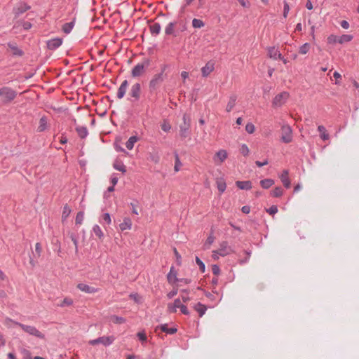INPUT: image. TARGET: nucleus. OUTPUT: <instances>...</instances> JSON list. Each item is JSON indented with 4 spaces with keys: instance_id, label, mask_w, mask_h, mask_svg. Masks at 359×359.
I'll list each match as a JSON object with an SVG mask.
<instances>
[{
    "instance_id": "f257e3e1",
    "label": "nucleus",
    "mask_w": 359,
    "mask_h": 359,
    "mask_svg": "<svg viewBox=\"0 0 359 359\" xmlns=\"http://www.w3.org/2000/svg\"><path fill=\"white\" fill-rule=\"evenodd\" d=\"M16 92L9 87L0 88V105L6 104L13 101L16 97Z\"/></svg>"
},
{
    "instance_id": "f03ea898",
    "label": "nucleus",
    "mask_w": 359,
    "mask_h": 359,
    "mask_svg": "<svg viewBox=\"0 0 359 359\" xmlns=\"http://www.w3.org/2000/svg\"><path fill=\"white\" fill-rule=\"evenodd\" d=\"M6 322H11L15 325L19 326L20 327L22 328L23 331H25L29 335L34 336L40 339H43L44 337V335L34 326L24 325L20 323L13 321L10 318H7Z\"/></svg>"
},
{
    "instance_id": "7ed1b4c3",
    "label": "nucleus",
    "mask_w": 359,
    "mask_h": 359,
    "mask_svg": "<svg viewBox=\"0 0 359 359\" xmlns=\"http://www.w3.org/2000/svg\"><path fill=\"white\" fill-rule=\"evenodd\" d=\"M165 70V66H164L161 72L158 74H155L151 79L149 83V88L151 91L156 90L162 83L165 79L164 72Z\"/></svg>"
},
{
    "instance_id": "20e7f679",
    "label": "nucleus",
    "mask_w": 359,
    "mask_h": 359,
    "mask_svg": "<svg viewBox=\"0 0 359 359\" xmlns=\"http://www.w3.org/2000/svg\"><path fill=\"white\" fill-rule=\"evenodd\" d=\"M149 65L150 60L149 59H146L142 62L137 64L131 71L132 76L138 77L142 75Z\"/></svg>"
},
{
    "instance_id": "39448f33",
    "label": "nucleus",
    "mask_w": 359,
    "mask_h": 359,
    "mask_svg": "<svg viewBox=\"0 0 359 359\" xmlns=\"http://www.w3.org/2000/svg\"><path fill=\"white\" fill-rule=\"evenodd\" d=\"M141 85L139 83L133 84L129 91L128 100L130 102L138 101L140 98Z\"/></svg>"
},
{
    "instance_id": "423d86ee",
    "label": "nucleus",
    "mask_w": 359,
    "mask_h": 359,
    "mask_svg": "<svg viewBox=\"0 0 359 359\" xmlns=\"http://www.w3.org/2000/svg\"><path fill=\"white\" fill-rule=\"evenodd\" d=\"M281 141L284 143H290L292 140V128L286 124L281 127Z\"/></svg>"
},
{
    "instance_id": "0eeeda50",
    "label": "nucleus",
    "mask_w": 359,
    "mask_h": 359,
    "mask_svg": "<svg viewBox=\"0 0 359 359\" xmlns=\"http://www.w3.org/2000/svg\"><path fill=\"white\" fill-rule=\"evenodd\" d=\"M114 339H115V338L113 336H109V337L103 336V337H98L95 339L90 340L89 341V344L93 346L97 345L98 344H102L105 346H108L114 342Z\"/></svg>"
},
{
    "instance_id": "6e6552de",
    "label": "nucleus",
    "mask_w": 359,
    "mask_h": 359,
    "mask_svg": "<svg viewBox=\"0 0 359 359\" xmlns=\"http://www.w3.org/2000/svg\"><path fill=\"white\" fill-rule=\"evenodd\" d=\"M288 97L289 93L287 92H282L280 94H278L273 100V106L276 107H281L285 103Z\"/></svg>"
},
{
    "instance_id": "1a4fd4ad",
    "label": "nucleus",
    "mask_w": 359,
    "mask_h": 359,
    "mask_svg": "<svg viewBox=\"0 0 359 359\" xmlns=\"http://www.w3.org/2000/svg\"><path fill=\"white\" fill-rule=\"evenodd\" d=\"M217 250L219 255H220L221 257L226 256L233 252L231 248L229 246L228 243L226 241H222V243H220L219 248Z\"/></svg>"
},
{
    "instance_id": "9d476101",
    "label": "nucleus",
    "mask_w": 359,
    "mask_h": 359,
    "mask_svg": "<svg viewBox=\"0 0 359 359\" xmlns=\"http://www.w3.org/2000/svg\"><path fill=\"white\" fill-rule=\"evenodd\" d=\"M47 48L50 50H55L62 44V39L56 37L49 39L46 42Z\"/></svg>"
},
{
    "instance_id": "9b49d317",
    "label": "nucleus",
    "mask_w": 359,
    "mask_h": 359,
    "mask_svg": "<svg viewBox=\"0 0 359 359\" xmlns=\"http://www.w3.org/2000/svg\"><path fill=\"white\" fill-rule=\"evenodd\" d=\"M215 69V63L213 61H208L204 67L201 68V74L203 77L208 76Z\"/></svg>"
},
{
    "instance_id": "f8f14e48",
    "label": "nucleus",
    "mask_w": 359,
    "mask_h": 359,
    "mask_svg": "<svg viewBox=\"0 0 359 359\" xmlns=\"http://www.w3.org/2000/svg\"><path fill=\"white\" fill-rule=\"evenodd\" d=\"M30 7L27 6L26 4L23 2H20L16 5L13 8V13H15V17H18L27 10H29Z\"/></svg>"
},
{
    "instance_id": "ddd939ff",
    "label": "nucleus",
    "mask_w": 359,
    "mask_h": 359,
    "mask_svg": "<svg viewBox=\"0 0 359 359\" xmlns=\"http://www.w3.org/2000/svg\"><path fill=\"white\" fill-rule=\"evenodd\" d=\"M77 288L86 294H93V293H95L98 291L97 288L90 286V285H88L86 283H79L77 285Z\"/></svg>"
},
{
    "instance_id": "4468645a",
    "label": "nucleus",
    "mask_w": 359,
    "mask_h": 359,
    "mask_svg": "<svg viewBox=\"0 0 359 359\" xmlns=\"http://www.w3.org/2000/svg\"><path fill=\"white\" fill-rule=\"evenodd\" d=\"M289 172L287 170H284L280 175L279 177L283 184L286 189H289L291 186V182L288 178Z\"/></svg>"
},
{
    "instance_id": "2eb2a0df",
    "label": "nucleus",
    "mask_w": 359,
    "mask_h": 359,
    "mask_svg": "<svg viewBox=\"0 0 359 359\" xmlns=\"http://www.w3.org/2000/svg\"><path fill=\"white\" fill-rule=\"evenodd\" d=\"M128 81L127 80H124L121 83V86H119V88L118 89L117 97L118 99H122L125 96L126 90H127V88H128Z\"/></svg>"
},
{
    "instance_id": "dca6fc26",
    "label": "nucleus",
    "mask_w": 359,
    "mask_h": 359,
    "mask_svg": "<svg viewBox=\"0 0 359 359\" xmlns=\"http://www.w3.org/2000/svg\"><path fill=\"white\" fill-rule=\"evenodd\" d=\"M8 46L12 50V54L13 56L21 57L23 55V51L20 49L15 43L9 42L8 43Z\"/></svg>"
},
{
    "instance_id": "f3484780",
    "label": "nucleus",
    "mask_w": 359,
    "mask_h": 359,
    "mask_svg": "<svg viewBox=\"0 0 359 359\" xmlns=\"http://www.w3.org/2000/svg\"><path fill=\"white\" fill-rule=\"evenodd\" d=\"M236 187L241 190H250L252 189V182L250 180L236 181Z\"/></svg>"
},
{
    "instance_id": "a211bd4d",
    "label": "nucleus",
    "mask_w": 359,
    "mask_h": 359,
    "mask_svg": "<svg viewBox=\"0 0 359 359\" xmlns=\"http://www.w3.org/2000/svg\"><path fill=\"white\" fill-rule=\"evenodd\" d=\"M268 55L271 58H273L274 60L282 59L281 53L275 47H269L268 48Z\"/></svg>"
},
{
    "instance_id": "6ab92c4d",
    "label": "nucleus",
    "mask_w": 359,
    "mask_h": 359,
    "mask_svg": "<svg viewBox=\"0 0 359 359\" xmlns=\"http://www.w3.org/2000/svg\"><path fill=\"white\" fill-rule=\"evenodd\" d=\"M48 128V121L46 116H43L41 117L39 120V125L37 128L38 132H43Z\"/></svg>"
},
{
    "instance_id": "aec40b11",
    "label": "nucleus",
    "mask_w": 359,
    "mask_h": 359,
    "mask_svg": "<svg viewBox=\"0 0 359 359\" xmlns=\"http://www.w3.org/2000/svg\"><path fill=\"white\" fill-rule=\"evenodd\" d=\"M121 231L129 230L132 227L131 219L128 217H125L123 222L119 225Z\"/></svg>"
},
{
    "instance_id": "412c9836",
    "label": "nucleus",
    "mask_w": 359,
    "mask_h": 359,
    "mask_svg": "<svg viewBox=\"0 0 359 359\" xmlns=\"http://www.w3.org/2000/svg\"><path fill=\"white\" fill-rule=\"evenodd\" d=\"M176 25H177V22H175V21L169 22L165 28V34L166 35L175 36L174 28Z\"/></svg>"
},
{
    "instance_id": "4be33fe9",
    "label": "nucleus",
    "mask_w": 359,
    "mask_h": 359,
    "mask_svg": "<svg viewBox=\"0 0 359 359\" xmlns=\"http://www.w3.org/2000/svg\"><path fill=\"white\" fill-rule=\"evenodd\" d=\"M236 99H237V97L236 95H231L229 97V100L226 107V110L227 112H230L233 109V108L234 107V106L236 104Z\"/></svg>"
},
{
    "instance_id": "5701e85b",
    "label": "nucleus",
    "mask_w": 359,
    "mask_h": 359,
    "mask_svg": "<svg viewBox=\"0 0 359 359\" xmlns=\"http://www.w3.org/2000/svg\"><path fill=\"white\" fill-rule=\"evenodd\" d=\"M149 29L152 35L156 36L159 34L161 29V26L158 22H155L150 25Z\"/></svg>"
},
{
    "instance_id": "b1692460",
    "label": "nucleus",
    "mask_w": 359,
    "mask_h": 359,
    "mask_svg": "<svg viewBox=\"0 0 359 359\" xmlns=\"http://www.w3.org/2000/svg\"><path fill=\"white\" fill-rule=\"evenodd\" d=\"M190 126L181 125L180 126V135L182 137L185 138L189 135Z\"/></svg>"
},
{
    "instance_id": "393cba45",
    "label": "nucleus",
    "mask_w": 359,
    "mask_h": 359,
    "mask_svg": "<svg viewBox=\"0 0 359 359\" xmlns=\"http://www.w3.org/2000/svg\"><path fill=\"white\" fill-rule=\"evenodd\" d=\"M76 130L79 135V136L83 139L87 137L88 135V132L87 128L85 126H79L76 128Z\"/></svg>"
},
{
    "instance_id": "a878e982",
    "label": "nucleus",
    "mask_w": 359,
    "mask_h": 359,
    "mask_svg": "<svg viewBox=\"0 0 359 359\" xmlns=\"http://www.w3.org/2000/svg\"><path fill=\"white\" fill-rule=\"evenodd\" d=\"M274 182H275L273 180L268 178L261 180L260 185L263 189H267L270 188L274 184Z\"/></svg>"
},
{
    "instance_id": "bb28decb",
    "label": "nucleus",
    "mask_w": 359,
    "mask_h": 359,
    "mask_svg": "<svg viewBox=\"0 0 359 359\" xmlns=\"http://www.w3.org/2000/svg\"><path fill=\"white\" fill-rule=\"evenodd\" d=\"M194 309L199 313L200 317H202L207 310L206 306L201 303L196 304Z\"/></svg>"
},
{
    "instance_id": "cd10ccee",
    "label": "nucleus",
    "mask_w": 359,
    "mask_h": 359,
    "mask_svg": "<svg viewBox=\"0 0 359 359\" xmlns=\"http://www.w3.org/2000/svg\"><path fill=\"white\" fill-rule=\"evenodd\" d=\"M138 138L136 136H131L126 143V147L128 149L131 150L134 147V144L137 142Z\"/></svg>"
},
{
    "instance_id": "c85d7f7f",
    "label": "nucleus",
    "mask_w": 359,
    "mask_h": 359,
    "mask_svg": "<svg viewBox=\"0 0 359 359\" xmlns=\"http://www.w3.org/2000/svg\"><path fill=\"white\" fill-rule=\"evenodd\" d=\"M353 36L351 34H343L339 36V43L343 44L345 43L350 42L353 39Z\"/></svg>"
},
{
    "instance_id": "c756f323",
    "label": "nucleus",
    "mask_w": 359,
    "mask_h": 359,
    "mask_svg": "<svg viewBox=\"0 0 359 359\" xmlns=\"http://www.w3.org/2000/svg\"><path fill=\"white\" fill-rule=\"evenodd\" d=\"M174 280L173 283H179L180 285H187L191 283V280L188 278H177V272H175L173 274Z\"/></svg>"
},
{
    "instance_id": "7c9ffc66",
    "label": "nucleus",
    "mask_w": 359,
    "mask_h": 359,
    "mask_svg": "<svg viewBox=\"0 0 359 359\" xmlns=\"http://www.w3.org/2000/svg\"><path fill=\"white\" fill-rule=\"evenodd\" d=\"M159 327L161 330V331L170 334H175L177 332V328H168L166 324L161 325Z\"/></svg>"
},
{
    "instance_id": "2f4dec72",
    "label": "nucleus",
    "mask_w": 359,
    "mask_h": 359,
    "mask_svg": "<svg viewBox=\"0 0 359 359\" xmlns=\"http://www.w3.org/2000/svg\"><path fill=\"white\" fill-rule=\"evenodd\" d=\"M318 130L320 133V137L323 140H327L329 139V134L326 132L325 128L323 126H319Z\"/></svg>"
},
{
    "instance_id": "473e14b6",
    "label": "nucleus",
    "mask_w": 359,
    "mask_h": 359,
    "mask_svg": "<svg viewBox=\"0 0 359 359\" xmlns=\"http://www.w3.org/2000/svg\"><path fill=\"white\" fill-rule=\"evenodd\" d=\"M74 26V21L65 23L62 26V31L65 34H69L72 32Z\"/></svg>"
},
{
    "instance_id": "72a5a7b5",
    "label": "nucleus",
    "mask_w": 359,
    "mask_h": 359,
    "mask_svg": "<svg viewBox=\"0 0 359 359\" xmlns=\"http://www.w3.org/2000/svg\"><path fill=\"white\" fill-rule=\"evenodd\" d=\"M216 157L219 159L220 163H222L227 158V152L224 149L219 150L216 153Z\"/></svg>"
},
{
    "instance_id": "f704fd0d",
    "label": "nucleus",
    "mask_w": 359,
    "mask_h": 359,
    "mask_svg": "<svg viewBox=\"0 0 359 359\" xmlns=\"http://www.w3.org/2000/svg\"><path fill=\"white\" fill-rule=\"evenodd\" d=\"M93 231L95 233V235L96 236H97L100 239L102 238V237L104 236V234H103V232H102L101 228L97 224H95L93 226Z\"/></svg>"
},
{
    "instance_id": "c9c22d12",
    "label": "nucleus",
    "mask_w": 359,
    "mask_h": 359,
    "mask_svg": "<svg viewBox=\"0 0 359 359\" xmlns=\"http://www.w3.org/2000/svg\"><path fill=\"white\" fill-rule=\"evenodd\" d=\"M217 187L219 191L222 194L224 193L226 188V182L224 180H217Z\"/></svg>"
},
{
    "instance_id": "e433bc0d",
    "label": "nucleus",
    "mask_w": 359,
    "mask_h": 359,
    "mask_svg": "<svg viewBox=\"0 0 359 359\" xmlns=\"http://www.w3.org/2000/svg\"><path fill=\"white\" fill-rule=\"evenodd\" d=\"M283 194V189L280 187H276L271 192V196L273 197H280Z\"/></svg>"
},
{
    "instance_id": "4c0bfd02",
    "label": "nucleus",
    "mask_w": 359,
    "mask_h": 359,
    "mask_svg": "<svg viewBox=\"0 0 359 359\" xmlns=\"http://www.w3.org/2000/svg\"><path fill=\"white\" fill-rule=\"evenodd\" d=\"M175 167L174 170L175 172H178L180 169V167L182 165V163L180 160L179 155L177 153H175Z\"/></svg>"
},
{
    "instance_id": "58836bf2",
    "label": "nucleus",
    "mask_w": 359,
    "mask_h": 359,
    "mask_svg": "<svg viewBox=\"0 0 359 359\" xmlns=\"http://www.w3.org/2000/svg\"><path fill=\"white\" fill-rule=\"evenodd\" d=\"M204 22L200 19L194 18L192 20V26L194 28H201L204 27Z\"/></svg>"
},
{
    "instance_id": "ea45409f",
    "label": "nucleus",
    "mask_w": 359,
    "mask_h": 359,
    "mask_svg": "<svg viewBox=\"0 0 359 359\" xmlns=\"http://www.w3.org/2000/svg\"><path fill=\"white\" fill-rule=\"evenodd\" d=\"M310 44L309 43H305L302 46H300L299 53L300 54H306L309 50Z\"/></svg>"
},
{
    "instance_id": "a19ab883",
    "label": "nucleus",
    "mask_w": 359,
    "mask_h": 359,
    "mask_svg": "<svg viewBox=\"0 0 359 359\" xmlns=\"http://www.w3.org/2000/svg\"><path fill=\"white\" fill-rule=\"evenodd\" d=\"M327 43L330 44H335L339 43V36L334 34H330L327 37Z\"/></svg>"
},
{
    "instance_id": "79ce46f5",
    "label": "nucleus",
    "mask_w": 359,
    "mask_h": 359,
    "mask_svg": "<svg viewBox=\"0 0 359 359\" xmlns=\"http://www.w3.org/2000/svg\"><path fill=\"white\" fill-rule=\"evenodd\" d=\"M83 218H84L83 212H81V211L79 212L76 216V219H75L76 224H82V222L83 221Z\"/></svg>"
},
{
    "instance_id": "37998d69",
    "label": "nucleus",
    "mask_w": 359,
    "mask_h": 359,
    "mask_svg": "<svg viewBox=\"0 0 359 359\" xmlns=\"http://www.w3.org/2000/svg\"><path fill=\"white\" fill-rule=\"evenodd\" d=\"M72 304H73L72 299L70 298L66 297L63 299V301L60 304H58V306L60 307H65L66 306H70Z\"/></svg>"
},
{
    "instance_id": "c03bdc74",
    "label": "nucleus",
    "mask_w": 359,
    "mask_h": 359,
    "mask_svg": "<svg viewBox=\"0 0 359 359\" xmlns=\"http://www.w3.org/2000/svg\"><path fill=\"white\" fill-rule=\"evenodd\" d=\"M114 168L116 170L121 171L122 172H126V169L125 165L122 163H117L114 164Z\"/></svg>"
},
{
    "instance_id": "a18cd8bd",
    "label": "nucleus",
    "mask_w": 359,
    "mask_h": 359,
    "mask_svg": "<svg viewBox=\"0 0 359 359\" xmlns=\"http://www.w3.org/2000/svg\"><path fill=\"white\" fill-rule=\"evenodd\" d=\"M215 241V237L211 234L210 235L206 240L205 243L204 244L205 248H209L210 245H211Z\"/></svg>"
},
{
    "instance_id": "49530a36",
    "label": "nucleus",
    "mask_w": 359,
    "mask_h": 359,
    "mask_svg": "<svg viewBox=\"0 0 359 359\" xmlns=\"http://www.w3.org/2000/svg\"><path fill=\"white\" fill-rule=\"evenodd\" d=\"M240 152L245 156L249 154V149L248 147L245 144H243L240 148Z\"/></svg>"
},
{
    "instance_id": "de8ad7c7",
    "label": "nucleus",
    "mask_w": 359,
    "mask_h": 359,
    "mask_svg": "<svg viewBox=\"0 0 359 359\" xmlns=\"http://www.w3.org/2000/svg\"><path fill=\"white\" fill-rule=\"evenodd\" d=\"M196 262L199 266V269L201 272H205V264L198 257H196Z\"/></svg>"
},
{
    "instance_id": "09e8293b",
    "label": "nucleus",
    "mask_w": 359,
    "mask_h": 359,
    "mask_svg": "<svg viewBox=\"0 0 359 359\" xmlns=\"http://www.w3.org/2000/svg\"><path fill=\"white\" fill-rule=\"evenodd\" d=\"M175 272H176V271L174 269V266H172L170 269V272L168 273V274L167 276V278H168V280L169 283H173V280H174L173 274Z\"/></svg>"
},
{
    "instance_id": "8fccbe9b",
    "label": "nucleus",
    "mask_w": 359,
    "mask_h": 359,
    "mask_svg": "<svg viewBox=\"0 0 359 359\" xmlns=\"http://www.w3.org/2000/svg\"><path fill=\"white\" fill-rule=\"evenodd\" d=\"M255 126L252 123H248L245 126V130L249 134L253 133L255 131Z\"/></svg>"
},
{
    "instance_id": "3c124183",
    "label": "nucleus",
    "mask_w": 359,
    "mask_h": 359,
    "mask_svg": "<svg viewBox=\"0 0 359 359\" xmlns=\"http://www.w3.org/2000/svg\"><path fill=\"white\" fill-rule=\"evenodd\" d=\"M182 292L184 293V294L181 295L182 300L186 303L190 300V297L188 294V291L187 290H182Z\"/></svg>"
},
{
    "instance_id": "603ef678",
    "label": "nucleus",
    "mask_w": 359,
    "mask_h": 359,
    "mask_svg": "<svg viewBox=\"0 0 359 359\" xmlns=\"http://www.w3.org/2000/svg\"><path fill=\"white\" fill-rule=\"evenodd\" d=\"M278 207L275 205H271L269 208L266 209V212L271 215H275L278 212Z\"/></svg>"
},
{
    "instance_id": "864d4df0",
    "label": "nucleus",
    "mask_w": 359,
    "mask_h": 359,
    "mask_svg": "<svg viewBox=\"0 0 359 359\" xmlns=\"http://www.w3.org/2000/svg\"><path fill=\"white\" fill-rule=\"evenodd\" d=\"M289 11H290V6H289L288 3L285 0L284 1V8H283V17L285 18H287Z\"/></svg>"
},
{
    "instance_id": "5fc2aeb1",
    "label": "nucleus",
    "mask_w": 359,
    "mask_h": 359,
    "mask_svg": "<svg viewBox=\"0 0 359 359\" xmlns=\"http://www.w3.org/2000/svg\"><path fill=\"white\" fill-rule=\"evenodd\" d=\"M102 220L104 223L109 224L111 223V217L109 213H104L102 216Z\"/></svg>"
},
{
    "instance_id": "6e6d98bb",
    "label": "nucleus",
    "mask_w": 359,
    "mask_h": 359,
    "mask_svg": "<svg viewBox=\"0 0 359 359\" xmlns=\"http://www.w3.org/2000/svg\"><path fill=\"white\" fill-rule=\"evenodd\" d=\"M126 322V319L121 316H114V323L116 324H122Z\"/></svg>"
},
{
    "instance_id": "4d7b16f0",
    "label": "nucleus",
    "mask_w": 359,
    "mask_h": 359,
    "mask_svg": "<svg viewBox=\"0 0 359 359\" xmlns=\"http://www.w3.org/2000/svg\"><path fill=\"white\" fill-rule=\"evenodd\" d=\"M170 125L165 121H164L161 125V129L165 132H168L170 130Z\"/></svg>"
},
{
    "instance_id": "13d9d810",
    "label": "nucleus",
    "mask_w": 359,
    "mask_h": 359,
    "mask_svg": "<svg viewBox=\"0 0 359 359\" xmlns=\"http://www.w3.org/2000/svg\"><path fill=\"white\" fill-rule=\"evenodd\" d=\"M70 212H71V210L69 209V208L67 205H65L63 212H62V218H66L67 217H68Z\"/></svg>"
},
{
    "instance_id": "bf43d9fd",
    "label": "nucleus",
    "mask_w": 359,
    "mask_h": 359,
    "mask_svg": "<svg viewBox=\"0 0 359 359\" xmlns=\"http://www.w3.org/2000/svg\"><path fill=\"white\" fill-rule=\"evenodd\" d=\"M237 1L244 8H249L250 6V3L248 0H237Z\"/></svg>"
},
{
    "instance_id": "052dcab7",
    "label": "nucleus",
    "mask_w": 359,
    "mask_h": 359,
    "mask_svg": "<svg viewBox=\"0 0 359 359\" xmlns=\"http://www.w3.org/2000/svg\"><path fill=\"white\" fill-rule=\"evenodd\" d=\"M212 271L213 274H215V275H219L220 273V269H219V266H217V264L212 265Z\"/></svg>"
},
{
    "instance_id": "680f3d73",
    "label": "nucleus",
    "mask_w": 359,
    "mask_h": 359,
    "mask_svg": "<svg viewBox=\"0 0 359 359\" xmlns=\"http://www.w3.org/2000/svg\"><path fill=\"white\" fill-rule=\"evenodd\" d=\"M137 337L142 341H145L147 340V336L144 332H140L137 333Z\"/></svg>"
},
{
    "instance_id": "e2e57ef3",
    "label": "nucleus",
    "mask_w": 359,
    "mask_h": 359,
    "mask_svg": "<svg viewBox=\"0 0 359 359\" xmlns=\"http://www.w3.org/2000/svg\"><path fill=\"white\" fill-rule=\"evenodd\" d=\"M180 309L182 313L184 315H189V311L185 305L182 304Z\"/></svg>"
},
{
    "instance_id": "0e129e2a",
    "label": "nucleus",
    "mask_w": 359,
    "mask_h": 359,
    "mask_svg": "<svg viewBox=\"0 0 359 359\" xmlns=\"http://www.w3.org/2000/svg\"><path fill=\"white\" fill-rule=\"evenodd\" d=\"M182 119H183V122H184L183 125L187 126V125L190 126L191 119H190L189 116H187L186 114H184Z\"/></svg>"
},
{
    "instance_id": "69168bd1",
    "label": "nucleus",
    "mask_w": 359,
    "mask_h": 359,
    "mask_svg": "<svg viewBox=\"0 0 359 359\" xmlns=\"http://www.w3.org/2000/svg\"><path fill=\"white\" fill-rule=\"evenodd\" d=\"M340 25L342 28L345 29H347L349 28V23L348 21L346 20H342L340 22Z\"/></svg>"
},
{
    "instance_id": "338daca9",
    "label": "nucleus",
    "mask_w": 359,
    "mask_h": 359,
    "mask_svg": "<svg viewBox=\"0 0 359 359\" xmlns=\"http://www.w3.org/2000/svg\"><path fill=\"white\" fill-rule=\"evenodd\" d=\"M177 294V290H172L170 292H169L167 294L168 299H172L174 296H175Z\"/></svg>"
},
{
    "instance_id": "774afa93",
    "label": "nucleus",
    "mask_w": 359,
    "mask_h": 359,
    "mask_svg": "<svg viewBox=\"0 0 359 359\" xmlns=\"http://www.w3.org/2000/svg\"><path fill=\"white\" fill-rule=\"evenodd\" d=\"M175 307H176L177 309H180V306L182 305V304L181 303V301L180 299H175L173 304H172Z\"/></svg>"
}]
</instances>
